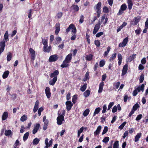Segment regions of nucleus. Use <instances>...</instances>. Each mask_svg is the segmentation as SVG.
Here are the masks:
<instances>
[{"label": "nucleus", "mask_w": 148, "mask_h": 148, "mask_svg": "<svg viewBox=\"0 0 148 148\" xmlns=\"http://www.w3.org/2000/svg\"><path fill=\"white\" fill-rule=\"evenodd\" d=\"M89 72L88 71L86 72L85 75V77L83 79V81L85 82L89 79Z\"/></svg>", "instance_id": "aec40b11"}, {"label": "nucleus", "mask_w": 148, "mask_h": 148, "mask_svg": "<svg viewBox=\"0 0 148 148\" xmlns=\"http://www.w3.org/2000/svg\"><path fill=\"white\" fill-rule=\"evenodd\" d=\"M43 110V108L42 107L40 108L38 110V112L39 116H40L41 114V112Z\"/></svg>", "instance_id": "864d4df0"}, {"label": "nucleus", "mask_w": 148, "mask_h": 148, "mask_svg": "<svg viewBox=\"0 0 148 148\" xmlns=\"http://www.w3.org/2000/svg\"><path fill=\"white\" fill-rule=\"evenodd\" d=\"M98 65V62L96 63L94 65V69L95 71L97 70Z\"/></svg>", "instance_id": "e2e57ef3"}, {"label": "nucleus", "mask_w": 148, "mask_h": 148, "mask_svg": "<svg viewBox=\"0 0 148 148\" xmlns=\"http://www.w3.org/2000/svg\"><path fill=\"white\" fill-rule=\"evenodd\" d=\"M110 46H108V47L107 51H105L103 55L104 56H107L110 50Z\"/></svg>", "instance_id": "72a5a7b5"}, {"label": "nucleus", "mask_w": 148, "mask_h": 148, "mask_svg": "<svg viewBox=\"0 0 148 148\" xmlns=\"http://www.w3.org/2000/svg\"><path fill=\"white\" fill-rule=\"evenodd\" d=\"M144 75L143 74H142L140 77L139 82L141 83H142L143 82L144 79Z\"/></svg>", "instance_id": "c9c22d12"}, {"label": "nucleus", "mask_w": 148, "mask_h": 148, "mask_svg": "<svg viewBox=\"0 0 148 148\" xmlns=\"http://www.w3.org/2000/svg\"><path fill=\"white\" fill-rule=\"evenodd\" d=\"M8 31H7L5 32L4 35V40H3L0 42H4V43L5 44V42L9 41L8 38Z\"/></svg>", "instance_id": "ddd939ff"}, {"label": "nucleus", "mask_w": 148, "mask_h": 148, "mask_svg": "<svg viewBox=\"0 0 148 148\" xmlns=\"http://www.w3.org/2000/svg\"><path fill=\"white\" fill-rule=\"evenodd\" d=\"M40 125L39 123H36L34 125V127L33 130V134H36L39 129Z\"/></svg>", "instance_id": "f8f14e48"}, {"label": "nucleus", "mask_w": 148, "mask_h": 148, "mask_svg": "<svg viewBox=\"0 0 148 148\" xmlns=\"http://www.w3.org/2000/svg\"><path fill=\"white\" fill-rule=\"evenodd\" d=\"M141 31V29L139 28V29H137L135 31V33H136V35H139L140 34Z\"/></svg>", "instance_id": "603ef678"}, {"label": "nucleus", "mask_w": 148, "mask_h": 148, "mask_svg": "<svg viewBox=\"0 0 148 148\" xmlns=\"http://www.w3.org/2000/svg\"><path fill=\"white\" fill-rule=\"evenodd\" d=\"M45 143L46 146L45 147V148H48L49 147V143H48V139L47 138H46L45 140Z\"/></svg>", "instance_id": "c03bdc74"}, {"label": "nucleus", "mask_w": 148, "mask_h": 148, "mask_svg": "<svg viewBox=\"0 0 148 148\" xmlns=\"http://www.w3.org/2000/svg\"><path fill=\"white\" fill-rule=\"evenodd\" d=\"M87 87V84L85 83L83 86H82L80 88L81 91L82 92L84 91Z\"/></svg>", "instance_id": "7c9ffc66"}, {"label": "nucleus", "mask_w": 148, "mask_h": 148, "mask_svg": "<svg viewBox=\"0 0 148 148\" xmlns=\"http://www.w3.org/2000/svg\"><path fill=\"white\" fill-rule=\"evenodd\" d=\"M29 134V132H28L25 134L23 137V139L24 141L26 140H27L28 138Z\"/></svg>", "instance_id": "2f4dec72"}, {"label": "nucleus", "mask_w": 148, "mask_h": 148, "mask_svg": "<svg viewBox=\"0 0 148 148\" xmlns=\"http://www.w3.org/2000/svg\"><path fill=\"white\" fill-rule=\"evenodd\" d=\"M109 140V138L108 137H106L105 138L102 140L103 142L105 143H107Z\"/></svg>", "instance_id": "8fccbe9b"}, {"label": "nucleus", "mask_w": 148, "mask_h": 148, "mask_svg": "<svg viewBox=\"0 0 148 148\" xmlns=\"http://www.w3.org/2000/svg\"><path fill=\"white\" fill-rule=\"evenodd\" d=\"M77 99V96L76 95H74L72 98V101L74 103H75Z\"/></svg>", "instance_id": "6e6d98bb"}, {"label": "nucleus", "mask_w": 148, "mask_h": 148, "mask_svg": "<svg viewBox=\"0 0 148 148\" xmlns=\"http://www.w3.org/2000/svg\"><path fill=\"white\" fill-rule=\"evenodd\" d=\"M9 73L10 72L8 71H5L2 75L3 78V79H5L7 78L8 77Z\"/></svg>", "instance_id": "b1692460"}, {"label": "nucleus", "mask_w": 148, "mask_h": 148, "mask_svg": "<svg viewBox=\"0 0 148 148\" xmlns=\"http://www.w3.org/2000/svg\"><path fill=\"white\" fill-rule=\"evenodd\" d=\"M145 27L146 28H148V18L147 19L146 21L145 22Z\"/></svg>", "instance_id": "774afa93"}, {"label": "nucleus", "mask_w": 148, "mask_h": 148, "mask_svg": "<svg viewBox=\"0 0 148 148\" xmlns=\"http://www.w3.org/2000/svg\"><path fill=\"white\" fill-rule=\"evenodd\" d=\"M136 54H133L132 56L128 57L127 59V62H130L134 60L136 57Z\"/></svg>", "instance_id": "2eb2a0df"}, {"label": "nucleus", "mask_w": 148, "mask_h": 148, "mask_svg": "<svg viewBox=\"0 0 148 148\" xmlns=\"http://www.w3.org/2000/svg\"><path fill=\"white\" fill-rule=\"evenodd\" d=\"M57 77H54L52 79L50 80L49 83L51 85H54L57 80Z\"/></svg>", "instance_id": "f3484780"}, {"label": "nucleus", "mask_w": 148, "mask_h": 148, "mask_svg": "<svg viewBox=\"0 0 148 148\" xmlns=\"http://www.w3.org/2000/svg\"><path fill=\"white\" fill-rule=\"evenodd\" d=\"M12 54L10 52H9L7 57V60L8 61H10L12 59Z\"/></svg>", "instance_id": "c756f323"}, {"label": "nucleus", "mask_w": 148, "mask_h": 148, "mask_svg": "<svg viewBox=\"0 0 148 148\" xmlns=\"http://www.w3.org/2000/svg\"><path fill=\"white\" fill-rule=\"evenodd\" d=\"M79 21L80 23H82L84 21V16L83 15H81Z\"/></svg>", "instance_id": "3c124183"}, {"label": "nucleus", "mask_w": 148, "mask_h": 148, "mask_svg": "<svg viewBox=\"0 0 148 148\" xmlns=\"http://www.w3.org/2000/svg\"><path fill=\"white\" fill-rule=\"evenodd\" d=\"M29 51L30 53V56L32 61H34L35 59L36 53L35 51L32 48L29 49Z\"/></svg>", "instance_id": "20e7f679"}, {"label": "nucleus", "mask_w": 148, "mask_h": 148, "mask_svg": "<svg viewBox=\"0 0 148 148\" xmlns=\"http://www.w3.org/2000/svg\"><path fill=\"white\" fill-rule=\"evenodd\" d=\"M93 57V56L92 54H90L88 55H86L85 58L86 60L90 61L92 60Z\"/></svg>", "instance_id": "6ab92c4d"}, {"label": "nucleus", "mask_w": 148, "mask_h": 148, "mask_svg": "<svg viewBox=\"0 0 148 148\" xmlns=\"http://www.w3.org/2000/svg\"><path fill=\"white\" fill-rule=\"evenodd\" d=\"M104 84L103 82H102L100 83L99 85L98 92H102Z\"/></svg>", "instance_id": "412c9836"}, {"label": "nucleus", "mask_w": 148, "mask_h": 148, "mask_svg": "<svg viewBox=\"0 0 148 148\" xmlns=\"http://www.w3.org/2000/svg\"><path fill=\"white\" fill-rule=\"evenodd\" d=\"M127 8V5L125 4H122L120 8V9L121 10L123 11H125L126 9Z\"/></svg>", "instance_id": "473e14b6"}, {"label": "nucleus", "mask_w": 148, "mask_h": 148, "mask_svg": "<svg viewBox=\"0 0 148 148\" xmlns=\"http://www.w3.org/2000/svg\"><path fill=\"white\" fill-rule=\"evenodd\" d=\"M101 2H99L96 5V9L97 10L96 13L97 14V16L100 17L101 14Z\"/></svg>", "instance_id": "39448f33"}, {"label": "nucleus", "mask_w": 148, "mask_h": 148, "mask_svg": "<svg viewBox=\"0 0 148 148\" xmlns=\"http://www.w3.org/2000/svg\"><path fill=\"white\" fill-rule=\"evenodd\" d=\"M100 110L101 108L99 107L96 108L94 113L93 116H94L96 115V114H98L100 112Z\"/></svg>", "instance_id": "cd10ccee"}, {"label": "nucleus", "mask_w": 148, "mask_h": 148, "mask_svg": "<svg viewBox=\"0 0 148 148\" xmlns=\"http://www.w3.org/2000/svg\"><path fill=\"white\" fill-rule=\"evenodd\" d=\"M141 136V133H138L135 136L134 138V141L135 142H137L139 139L140 138Z\"/></svg>", "instance_id": "393cba45"}, {"label": "nucleus", "mask_w": 148, "mask_h": 148, "mask_svg": "<svg viewBox=\"0 0 148 148\" xmlns=\"http://www.w3.org/2000/svg\"><path fill=\"white\" fill-rule=\"evenodd\" d=\"M71 27L72 28H71V29H72V34H76L77 32V29L75 25L73 24H71Z\"/></svg>", "instance_id": "4be33fe9"}, {"label": "nucleus", "mask_w": 148, "mask_h": 148, "mask_svg": "<svg viewBox=\"0 0 148 148\" xmlns=\"http://www.w3.org/2000/svg\"><path fill=\"white\" fill-rule=\"evenodd\" d=\"M103 34V32H100L98 33L96 35V36L97 37H99Z\"/></svg>", "instance_id": "0e129e2a"}, {"label": "nucleus", "mask_w": 148, "mask_h": 148, "mask_svg": "<svg viewBox=\"0 0 148 148\" xmlns=\"http://www.w3.org/2000/svg\"><path fill=\"white\" fill-rule=\"evenodd\" d=\"M56 40L57 41V43L58 44H59L60 42L62 40L61 38L59 37H57L56 38Z\"/></svg>", "instance_id": "13d9d810"}, {"label": "nucleus", "mask_w": 148, "mask_h": 148, "mask_svg": "<svg viewBox=\"0 0 148 148\" xmlns=\"http://www.w3.org/2000/svg\"><path fill=\"white\" fill-rule=\"evenodd\" d=\"M84 128L83 127H82L77 132V136L79 137L80 136V134L82 132Z\"/></svg>", "instance_id": "ea45409f"}, {"label": "nucleus", "mask_w": 148, "mask_h": 148, "mask_svg": "<svg viewBox=\"0 0 148 148\" xmlns=\"http://www.w3.org/2000/svg\"><path fill=\"white\" fill-rule=\"evenodd\" d=\"M141 17L140 16H138L136 17H135L133 20L131 22H132V24L133 25H136L140 21Z\"/></svg>", "instance_id": "0eeeda50"}, {"label": "nucleus", "mask_w": 148, "mask_h": 148, "mask_svg": "<svg viewBox=\"0 0 148 148\" xmlns=\"http://www.w3.org/2000/svg\"><path fill=\"white\" fill-rule=\"evenodd\" d=\"M25 128L23 125H22L21 126V130H20V132L21 133H23L25 131Z\"/></svg>", "instance_id": "69168bd1"}, {"label": "nucleus", "mask_w": 148, "mask_h": 148, "mask_svg": "<svg viewBox=\"0 0 148 148\" xmlns=\"http://www.w3.org/2000/svg\"><path fill=\"white\" fill-rule=\"evenodd\" d=\"M40 140L37 138H35L33 140V144L34 145H37L39 142Z\"/></svg>", "instance_id": "79ce46f5"}, {"label": "nucleus", "mask_w": 148, "mask_h": 148, "mask_svg": "<svg viewBox=\"0 0 148 148\" xmlns=\"http://www.w3.org/2000/svg\"><path fill=\"white\" fill-rule=\"evenodd\" d=\"M32 10L30 9L29 10L28 12L27 13L28 16L29 18H30L32 16Z\"/></svg>", "instance_id": "49530a36"}, {"label": "nucleus", "mask_w": 148, "mask_h": 148, "mask_svg": "<svg viewBox=\"0 0 148 148\" xmlns=\"http://www.w3.org/2000/svg\"><path fill=\"white\" fill-rule=\"evenodd\" d=\"M108 130V127L107 126H105L104 127V129L103 130L102 134V135H103L105 134L107 132Z\"/></svg>", "instance_id": "09e8293b"}, {"label": "nucleus", "mask_w": 148, "mask_h": 148, "mask_svg": "<svg viewBox=\"0 0 148 148\" xmlns=\"http://www.w3.org/2000/svg\"><path fill=\"white\" fill-rule=\"evenodd\" d=\"M58 58V55L57 54H54L51 55L50 57L49 60L50 62H55L57 61Z\"/></svg>", "instance_id": "1a4fd4ad"}, {"label": "nucleus", "mask_w": 148, "mask_h": 148, "mask_svg": "<svg viewBox=\"0 0 148 148\" xmlns=\"http://www.w3.org/2000/svg\"><path fill=\"white\" fill-rule=\"evenodd\" d=\"M72 54L70 53L66 57L63 61L62 64L60 65V67L62 68L69 67L70 65L69 63L71 62L72 59Z\"/></svg>", "instance_id": "f257e3e1"}, {"label": "nucleus", "mask_w": 148, "mask_h": 148, "mask_svg": "<svg viewBox=\"0 0 148 148\" xmlns=\"http://www.w3.org/2000/svg\"><path fill=\"white\" fill-rule=\"evenodd\" d=\"M144 87L145 85L143 84H142L141 86H140L137 87L136 86L133 92H143L144 91Z\"/></svg>", "instance_id": "7ed1b4c3"}, {"label": "nucleus", "mask_w": 148, "mask_h": 148, "mask_svg": "<svg viewBox=\"0 0 148 148\" xmlns=\"http://www.w3.org/2000/svg\"><path fill=\"white\" fill-rule=\"evenodd\" d=\"M11 134L12 135V132L10 130H6L5 132V135L6 136H10Z\"/></svg>", "instance_id": "a878e982"}, {"label": "nucleus", "mask_w": 148, "mask_h": 148, "mask_svg": "<svg viewBox=\"0 0 148 148\" xmlns=\"http://www.w3.org/2000/svg\"><path fill=\"white\" fill-rule=\"evenodd\" d=\"M128 70V65L127 63L125 64L123 66L122 70V73H121V76H123L126 74Z\"/></svg>", "instance_id": "9d476101"}, {"label": "nucleus", "mask_w": 148, "mask_h": 148, "mask_svg": "<svg viewBox=\"0 0 148 148\" xmlns=\"http://www.w3.org/2000/svg\"><path fill=\"white\" fill-rule=\"evenodd\" d=\"M105 62L104 60H101L99 62V66L100 67H103L105 64Z\"/></svg>", "instance_id": "4c0bfd02"}, {"label": "nucleus", "mask_w": 148, "mask_h": 148, "mask_svg": "<svg viewBox=\"0 0 148 148\" xmlns=\"http://www.w3.org/2000/svg\"><path fill=\"white\" fill-rule=\"evenodd\" d=\"M103 12L105 13L108 12L109 10L108 7L106 6H104L103 8Z\"/></svg>", "instance_id": "37998d69"}, {"label": "nucleus", "mask_w": 148, "mask_h": 148, "mask_svg": "<svg viewBox=\"0 0 148 148\" xmlns=\"http://www.w3.org/2000/svg\"><path fill=\"white\" fill-rule=\"evenodd\" d=\"M90 110L89 109H86L83 112V115L84 116H87L89 114Z\"/></svg>", "instance_id": "58836bf2"}, {"label": "nucleus", "mask_w": 148, "mask_h": 148, "mask_svg": "<svg viewBox=\"0 0 148 148\" xmlns=\"http://www.w3.org/2000/svg\"><path fill=\"white\" fill-rule=\"evenodd\" d=\"M66 109L68 111L70 110L72 106H73V104L70 101H67L66 103Z\"/></svg>", "instance_id": "9b49d317"}, {"label": "nucleus", "mask_w": 148, "mask_h": 148, "mask_svg": "<svg viewBox=\"0 0 148 148\" xmlns=\"http://www.w3.org/2000/svg\"><path fill=\"white\" fill-rule=\"evenodd\" d=\"M114 102H110L108 106V110H110V108H111L112 106L114 105Z\"/></svg>", "instance_id": "5fc2aeb1"}, {"label": "nucleus", "mask_w": 148, "mask_h": 148, "mask_svg": "<svg viewBox=\"0 0 148 148\" xmlns=\"http://www.w3.org/2000/svg\"><path fill=\"white\" fill-rule=\"evenodd\" d=\"M126 124V122H124L123 123L119 126V128L120 130H122L124 126H125Z\"/></svg>", "instance_id": "a18cd8bd"}, {"label": "nucleus", "mask_w": 148, "mask_h": 148, "mask_svg": "<svg viewBox=\"0 0 148 148\" xmlns=\"http://www.w3.org/2000/svg\"><path fill=\"white\" fill-rule=\"evenodd\" d=\"M48 46L43 47V51L45 52L49 53L51 49V46H49L48 47Z\"/></svg>", "instance_id": "a211bd4d"}, {"label": "nucleus", "mask_w": 148, "mask_h": 148, "mask_svg": "<svg viewBox=\"0 0 148 148\" xmlns=\"http://www.w3.org/2000/svg\"><path fill=\"white\" fill-rule=\"evenodd\" d=\"M44 122V126H43V130H45L47 128V126L48 124L49 121L47 119Z\"/></svg>", "instance_id": "c85d7f7f"}, {"label": "nucleus", "mask_w": 148, "mask_h": 148, "mask_svg": "<svg viewBox=\"0 0 148 148\" xmlns=\"http://www.w3.org/2000/svg\"><path fill=\"white\" fill-rule=\"evenodd\" d=\"M27 119V116L26 115H24L21 116L20 120L21 121L24 122Z\"/></svg>", "instance_id": "a19ab883"}, {"label": "nucleus", "mask_w": 148, "mask_h": 148, "mask_svg": "<svg viewBox=\"0 0 148 148\" xmlns=\"http://www.w3.org/2000/svg\"><path fill=\"white\" fill-rule=\"evenodd\" d=\"M42 41L43 42V44L44 45V46H48V42L47 40H45L44 39H42Z\"/></svg>", "instance_id": "bf43d9fd"}, {"label": "nucleus", "mask_w": 148, "mask_h": 148, "mask_svg": "<svg viewBox=\"0 0 148 148\" xmlns=\"http://www.w3.org/2000/svg\"><path fill=\"white\" fill-rule=\"evenodd\" d=\"M59 74V72L58 70H56L54 71L50 75V77L51 78L54 77H57V76Z\"/></svg>", "instance_id": "dca6fc26"}, {"label": "nucleus", "mask_w": 148, "mask_h": 148, "mask_svg": "<svg viewBox=\"0 0 148 148\" xmlns=\"http://www.w3.org/2000/svg\"><path fill=\"white\" fill-rule=\"evenodd\" d=\"M94 44L97 47H99L100 45V42L99 40H95L94 41Z\"/></svg>", "instance_id": "f704fd0d"}, {"label": "nucleus", "mask_w": 148, "mask_h": 148, "mask_svg": "<svg viewBox=\"0 0 148 148\" xmlns=\"http://www.w3.org/2000/svg\"><path fill=\"white\" fill-rule=\"evenodd\" d=\"M56 30L55 34L57 35L60 30V24L59 23H56Z\"/></svg>", "instance_id": "4468645a"}, {"label": "nucleus", "mask_w": 148, "mask_h": 148, "mask_svg": "<svg viewBox=\"0 0 148 148\" xmlns=\"http://www.w3.org/2000/svg\"><path fill=\"white\" fill-rule=\"evenodd\" d=\"M139 105L138 103H136L133 106L132 109L136 111Z\"/></svg>", "instance_id": "de8ad7c7"}, {"label": "nucleus", "mask_w": 148, "mask_h": 148, "mask_svg": "<svg viewBox=\"0 0 148 148\" xmlns=\"http://www.w3.org/2000/svg\"><path fill=\"white\" fill-rule=\"evenodd\" d=\"M107 77L106 74V73L103 74L102 75V81H104Z\"/></svg>", "instance_id": "680f3d73"}, {"label": "nucleus", "mask_w": 148, "mask_h": 148, "mask_svg": "<svg viewBox=\"0 0 148 148\" xmlns=\"http://www.w3.org/2000/svg\"><path fill=\"white\" fill-rule=\"evenodd\" d=\"M113 148H119L118 141H116L114 143Z\"/></svg>", "instance_id": "e433bc0d"}, {"label": "nucleus", "mask_w": 148, "mask_h": 148, "mask_svg": "<svg viewBox=\"0 0 148 148\" xmlns=\"http://www.w3.org/2000/svg\"><path fill=\"white\" fill-rule=\"evenodd\" d=\"M63 15V13L62 12H59L57 14V18L58 19L61 18Z\"/></svg>", "instance_id": "4d7b16f0"}, {"label": "nucleus", "mask_w": 148, "mask_h": 148, "mask_svg": "<svg viewBox=\"0 0 148 148\" xmlns=\"http://www.w3.org/2000/svg\"><path fill=\"white\" fill-rule=\"evenodd\" d=\"M138 70H142L144 68V67L142 64H140L138 66Z\"/></svg>", "instance_id": "052dcab7"}, {"label": "nucleus", "mask_w": 148, "mask_h": 148, "mask_svg": "<svg viewBox=\"0 0 148 148\" xmlns=\"http://www.w3.org/2000/svg\"><path fill=\"white\" fill-rule=\"evenodd\" d=\"M65 112L64 110L63 111L62 114L59 116L57 118V123L58 125H61L64 121V116Z\"/></svg>", "instance_id": "f03ea898"}, {"label": "nucleus", "mask_w": 148, "mask_h": 148, "mask_svg": "<svg viewBox=\"0 0 148 148\" xmlns=\"http://www.w3.org/2000/svg\"><path fill=\"white\" fill-rule=\"evenodd\" d=\"M117 107L116 106H114L113 108L112 111L113 113H115L117 111Z\"/></svg>", "instance_id": "338daca9"}, {"label": "nucleus", "mask_w": 148, "mask_h": 148, "mask_svg": "<svg viewBox=\"0 0 148 148\" xmlns=\"http://www.w3.org/2000/svg\"><path fill=\"white\" fill-rule=\"evenodd\" d=\"M72 7L73 8V9L74 10L75 12H78L79 9L78 6L77 5H73Z\"/></svg>", "instance_id": "bb28decb"}, {"label": "nucleus", "mask_w": 148, "mask_h": 148, "mask_svg": "<svg viewBox=\"0 0 148 148\" xmlns=\"http://www.w3.org/2000/svg\"><path fill=\"white\" fill-rule=\"evenodd\" d=\"M8 113L6 112H4L2 116V120L4 121L8 117Z\"/></svg>", "instance_id": "5701e85b"}, {"label": "nucleus", "mask_w": 148, "mask_h": 148, "mask_svg": "<svg viewBox=\"0 0 148 148\" xmlns=\"http://www.w3.org/2000/svg\"><path fill=\"white\" fill-rule=\"evenodd\" d=\"M101 25V23H100V21L98 23L96 24L94 27L93 31V34H95L97 33L98 30L100 28Z\"/></svg>", "instance_id": "6e6552de"}, {"label": "nucleus", "mask_w": 148, "mask_h": 148, "mask_svg": "<svg viewBox=\"0 0 148 148\" xmlns=\"http://www.w3.org/2000/svg\"><path fill=\"white\" fill-rule=\"evenodd\" d=\"M128 41V38L127 37L125 38L122 42L119 43V46L120 47H123L126 46Z\"/></svg>", "instance_id": "423d86ee"}]
</instances>
